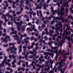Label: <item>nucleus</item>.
<instances>
[{
  "label": "nucleus",
  "instance_id": "f257e3e1",
  "mask_svg": "<svg viewBox=\"0 0 73 73\" xmlns=\"http://www.w3.org/2000/svg\"><path fill=\"white\" fill-rule=\"evenodd\" d=\"M53 43H54V42H53L52 41H51V42H49L48 44V45L51 47V48L52 50H54H54L53 51L54 53H57L58 52L57 47H54L52 46V45H51V44H53Z\"/></svg>",
  "mask_w": 73,
  "mask_h": 73
},
{
  "label": "nucleus",
  "instance_id": "f03ea898",
  "mask_svg": "<svg viewBox=\"0 0 73 73\" xmlns=\"http://www.w3.org/2000/svg\"><path fill=\"white\" fill-rule=\"evenodd\" d=\"M58 64H59L60 66L58 68V70H60V72L61 73H64V71H63V69L61 68H61H62V64H61V63L60 62H59Z\"/></svg>",
  "mask_w": 73,
  "mask_h": 73
},
{
  "label": "nucleus",
  "instance_id": "7ed1b4c3",
  "mask_svg": "<svg viewBox=\"0 0 73 73\" xmlns=\"http://www.w3.org/2000/svg\"><path fill=\"white\" fill-rule=\"evenodd\" d=\"M70 26H69L68 28H67L66 29V30H64V33H66V34L67 35H68V36H70V33H69L68 32H67V31H69L70 29Z\"/></svg>",
  "mask_w": 73,
  "mask_h": 73
},
{
  "label": "nucleus",
  "instance_id": "20e7f679",
  "mask_svg": "<svg viewBox=\"0 0 73 73\" xmlns=\"http://www.w3.org/2000/svg\"><path fill=\"white\" fill-rule=\"evenodd\" d=\"M53 21H54V22L53 21H52L51 22V24H54V23H55V21L56 23H57L58 21V17H56L54 18L53 20Z\"/></svg>",
  "mask_w": 73,
  "mask_h": 73
},
{
  "label": "nucleus",
  "instance_id": "39448f33",
  "mask_svg": "<svg viewBox=\"0 0 73 73\" xmlns=\"http://www.w3.org/2000/svg\"><path fill=\"white\" fill-rule=\"evenodd\" d=\"M55 33L56 34L54 35V37H53V40H56V37L59 35V32H58V31H56Z\"/></svg>",
  "mask_w": 73,
  "mask_h": 73
},
{
  "label": "nucleus",
  "instance_id": "423d86ee",
  "mask_svg": "<svg viewBox=\"0 0 73 73\" xmlns=\"http://www.w3.org/2000/svg\"><path fill=\"white\" fill-rule=\"evenodd\" d=\"M58 23H59V25H60V27H58L56 28H55V30H58L59 31H60V28H62V24L61 23V22H59Z\"/></svg>",
  "mask_w": 73,
  "mask_h": 73
},
{
  "label": "nucleus",
  "instance_id": "0eeeda50",
  "mask_svg": "<svg viewBox=\"0 0 73 73\" xmlns=\"http://www.w3.org/2000/svg\"><path fill=\"white\" fill-rule=\"evenodd\" d=\"M25 29V27L24 26H22L21 28L20 27L19 29V30H18L20 32H23V31H24Z\"/></svg>",
  "mask_w": 73,
  "mask_h": 73
},
{
  "label": "nucleus",
  "instance_id": "6e6552de",
  "mask_svg": "<svg viewBox=\"0 0 73 73\" xmlns=\"http://www.w3.org/2000/svg\"><path fill=\"white\" fill-rule=\"evenodd\" d=\"M10 37V36H5V39H4L3 40V42H5V43H7V42L8 41V40H7V39H9V38Z\"/></svg>",
  "mask_w": 73,
  "mask_h": 73
},
{
  "label": "nucleus",
  "instance_id": "1a4fd4ad",
  "mask_svg": "<svg viewBox=\"0 0 73 73\" xmlns=\"http://www.w3.org/2000/svg\"><path fill=\"white\" fill-rule=\"evenodd\" d=\"M60 17L61 18V20L62 21V22H65V20H64L63 18V16L64 15V12H62V13H60Z\"/></svg>",
  "mask_w": 73,
  "mask_h": 73
},
{
  "label": "nucleus",
  "instance_id": "9d476101",
  "mask_svg": "<svg viewBox=\"0 0 73 73\" xmlns=\"http://www.w3.org/2000/svg\"><path fill=\"white\" fill-rule=\"evenodd\" d=\"M13 37L15 39V40L18 41L19 39V36H18L17 35H13Z\"/></svg>",
  "mask_w": 73,
  "mask_h": 73
},
{
  "label": "nucleus",
  "instance_id": "9b49d317",
  "mask_svg": "<svg viewBox=\"0 0 73 73\" xmlns=\"http://www.w3.org/2000/svg\"><path fill=\"white\" fill-rule=\"evenodd\" d=\"M61 54V49H60L59 50L58 52L57 53L56 56V57L55 58V59H57V56H59L60 55V54Z\"/></svg>",
  "mask_w": 73,
  "mask_h": 73
},
{
  "label": "nucleus",
  "instance_id": "f8f14e48",
  "mask_svg": "<svg viewBox=\"0 0 73 73\" xmlns=\"http://www.w3.org/2000/svg\"><path fill=\"white\" fill-rule=\"evenodd\" d=\"M15 24H16L17 30H19V29H20V22H17Z\"/></svg>",
  "mask_w": 73,
  "mask_h": 73
},
{
  "label": "nucleus",
  "instance_id": "ddd939ff",
  "mask_svg": "<svg viewBox=\"0 0 73 73\" xmlns=\"http://www.w3.org/2000/svg\"><path fill=\"white\" fill-rule=\"evenodd\" d=\"M43 38H44L42 36L41 37V38L39 41V42H42L43 44H44V43H45V41L44 40H42Z\"/></svg>",
  "mask_w": 73,
  "mask_h": 73
},
{
  "label": "nucleus",
  "instance_id": "4468645a",
  "mask_svg": "<svg viewBox=\"0 0 73 73\" xmlns=\"http://www.w3.org/2000/svg\"><path fill=\"white\" fill-rule=\"evenodd\" d=\"M43 54H44V55H46V56H48V55H50V56H51V55L50 54V53L49 52H44Z\"/></svg>",
  "mask_w": 73,
  "mask_h": 73
},
{
  "label": "nucleus",
  "instance_id": "2eb2a0df",
  "mask_svg": "<svg viewBox=\"0 0 73 73\" xmlns=\"http://www.w3.org/2000/svg\"><path fill=\"white\" fill-rule=\"evenodd\" d=\"M49 61H47L46 62H45V66L46 67H49V66H50V65L49 64H49Z\"/></svg>",
  "mask_w": 73,
  "mask_h": 73
},
{
  "label": "nucleus",
  "instance_id": "dca6fc26",
  "mask_svg": "<svg viewBox=\"0 0 73 73\" xmlns=\"http://www.w3.org/2000/svg\"><path fill=\"white\" fill-rule=\"evenodd\" d=\"M51 12L53 13L52 15H55V13H57V10L54 11L53 10H52Z\"/></svg>",
  "mask_w": 73,
  "mask_h": 73
},
{
  "label": "nucleus",
  "instance_id": "f3484780",
  "mask_svg": "<svg viewBox=\"0 0 73 73\" xmlns=\"http://www.w3.org/2000/svg\"><path fill=\"white\" fill-rule=\"evenodd\" d=\"M33 53H34V54H35V55H36V54H37V52L36 51V50H35V49H33Z\"/></svg>",
  "mask_w": 73,
  "mask_h": 73
},
{
  "label": "nucleus",
  "instance_id": "a211bd4d",
  "mask_svg": "<svg viewBox=\"0 0 73 73\" xmlns=\"http://www.w3.org/2000/svg\"><path fill=\"white\" fill-rule=\"evenodd\" d=\"M60 8L61 9L60 11V13L62 12H64L63 11H65V9H64V8L62 7V6Z\"/></svg>",
  "mask_w": 73,
  "mask_h": 73
},
{
  "label": "nucleus",
  "instance_id": "6ab92c4d",
  "mask_svg": "<svg viewBox=\"0 0 73 73\" xmlns=\"http://www.w3.org/2000/svg\"><path fill=\"white\" fill-rule=\"evenodd\" d=\"M66 55H67V53H66L63 54V57L65 59H66V58H67V56H66Z\"/></svg>",
  "mask_w": 73,
  "mask_h": 73
},
{
  "label": "nucleus",
  "instance_id": "aec40b11",
  "mask_svg": "<svg viewBox=\"0 0 73 73\" xmlns=\"http://www.w3.org/2000/svg\"><path fill=\"white\" fill-rule=\"evenodd\" d=\"M4 63H5V62L4 61V60H3L2 62V63L1 64V66L3 67H4V66H5V65L4 64Z\"/></svg>",
  "mask_w": 73,
  "mask_h": 73
},
{
  "label": "nucleus",
  "instance_id": "412c9836",
  "mask_svg": "<svg viewBox=\"0 0 73 73\" xmlns=\"http://www.w3.org/2000/svg\"><path fill=\"white\" fill-rule=\"evenodd\" d=\"M50 67H48V68H45L44 69V70L45 71H48V72H49V70H50Z\"/></svg>",
  "mask_w": 73,
  "mask_h": 73
},
{
  "label": "nucleus",
  "instance_id": "4be33fe9",
  "mask_svg": "<svg viewBox=\"0 0 73 73\" xmlns=\"http://www.w3.org/2000/svg\"><path fill=\"white\" fill-rule=\"evenodd\" d=\"M14 19H15L17 21H20V19H19L17 17H14Z\"/></svg>",
  "mask_w": 73,
  "mask_h": 73
},
{
  "label": "nucleus",
  "instance_id": "5701e85b",
  "mask_svg": "<svg viewBox=\"0 0 73 73\" xmlns=\"http://www.w3.org/2000/svg\"><path fill=\"white\" fill-rule=\"evenodd\" d=\"M46 50H47L48 52H50L51 53H52V52H53V50L50 49H48Z\"/></svg>",
  "mask_w": 73,
  "mask_h": 73
},
{
  "label": "nucleus",
  "instance_id": "b1692460",
  "mask_svg": "<svg viewBox=\"0 0 73 73\" xmlns=\"http://www.w3.org/2000/svg\"><path fill=\"white\" fill-rule=\"evenodd\" d=\"M60 8H58V16H60L61 15V13H60Z\"/></svg>",
  "mask_w": 73,
  "mask_h": 73
},
{
  "label": "nucleus",
  "instance_id": "393cba45",
  "mask_svg": "<svg viewBox=\"0 0 73 73\" xmlns=\"http://www.w3.org/2000/svg\"><path fill=\"white\" fill-rule=\"evenodd\" d=\"M23 41L25 43H26V44H28V40H27L26 38H25L23 40Z\"/></svg>",
  "mask_w": 73,
  "mask_h": 73
},
{
  "label": "nucleus",
  "instance_id": "a878e982",
  "mask_svg": "<svg viewBox=\"0 0 73 73\" xmlns=\"http://www.w3.org/2000/svg\"><path fill=\"white\" fill-rule=\"evenodd\" d=\"M25 1H26V4H27V5L31 3L30 1H29V0H25Z\"/></svg>",
  "mask_w": 73,
  "mask_h": 73
},
{
  "label": "nucleus",
  "instance_id": "bb28decb",
  "mask_svg": "<svg viewBox=\"0 0 73 73\" xmlns=\"http://www.w3.org/2000/svg\"><path fill=\"white\" fill-rule=\"evenodd\" d=\"M31 27L32 28V29L33 31H34V29H35V26L34 25H31Z\"/></svg>",
  "mask_w": 73,
  "mask_h": 73
},
{
  "label": "nucleus",
  "instance_id": "cd10ccee",
  "mask_svg": "<svg viewBox=\"0 0 73 73\" xmlns=\"http://www.w3.org/2000/svg\"><path fill=\"white\" fill-rule=\"evenodd\" d=\"M22 13L21 11H17L16 12V13L17 15H19L20 14H21Z\"/></svg>",
  "mask_w": 73,
  "mask_h": 73
},
{
  "label": "nucleus",
  "instance_id": "c85d7f7f",
  "mask_svg": "<svg viewBox=\"0 0 73 73\" xmlns=\"http://www.w3.org/2000/svg\"><path fill=\"white\" fill-rule=\"evenodd\" d=\"M15 44H16V43H10L9 44V45L10 46H13V45H14Z\"/></svg>",
  "mask_w": 73,
  "mask_h": 73
},
{
  "label": "nucleus",
  "instance_id": "c756f323",
  "mask_svg": "<svg viewBox=\"0 0 73 73\" xmlns=\"http://www.w3.org/2000/svg\"><path fill=\"white\" fill-rule=\"evenodd\" d=\"M45 32L46 35H49V33L48 31V29H45L44 30Z\"/></svg>",
  "mask_w": 73,
  "mask_h": 73
},
{
  "label": "nucleus",
  "instance_id": "7c9ffc66",
  "mask_svg": "<svg viewBox=\"0 0 73 73\" xmlns=\"http://www.w3.org/2000/svg\"><path fill=\"white\" fill-rule=\"evenodd\" d=\"M15 46H13L12 47L10 46L9 47L10 50H12V49H13V48H15Z\"/></svg>",
  "mask_w": 73,
  "mask_h": 73
},
{
  "label": "nucleus",
  "instance_id": "2f4dec72",
  "mask_svg": "<svg viewBox=\"0 0 73 73\" xmlns=\"http://www.w3.org/2000/svg\"><path fill=\"white\" fill-rule=\"evenodd\" d=\"M33 48V45H31V46H29L28 47V48L29 49H32Z\"/></svg>",
  "mask_w": 73,
  "mask_h": 73
},
{
  "label": "nucleus",
  "instance_id": "473e14b6",
  "mask_svg": "<svg viewBox=\"0 0 73 73\" xmlns=\"http://www.w3.org/2000/svg\"><path fill=\"white\" fill-rule=\"evenodd\" d=\"M49 32L50 33H54V30H51L50 29L49 30Z\"/></svg>",
  "mask_w": 73,
  "mask_h": 73
},
{
  "label": "nucleus",
  "instance_id": "72a5a7b5",
  "mask_svg": "<svg viewBox=\"0 0 73 73\" xmlns=\"http://www.w3.org/2000/svg\"><path fill=\"white\" fill-rule=\"evenodd\" d=\"M20 70H22V71H24L25 70V68L24 67L22 68L21 67L20 68Z\"/></svg>",
  "mask_w": 73,
  "mask_h": 73
},
{
  "label": "nucleus",
  "instance_id": "f704fd0d",
  "mask_svg": "<svg viewBox=\"0 0 73 73\" xmlns=\"http://www.w3.org/2000/svg\"><path fill=\"white\" fill-rule=\"evenodd\" d=\"M25 9H27V10H29V8L27 7V6L25 5Z\"/></svg>",
  "mask_w": 73,
  "mask_h": 73
},
{
  "label": "nucleus",
  "instance_id": "c9c22d12",
  "mask_svg": "<svg viewBox=\"0 0 73 73\" xmlns=\"http://www.w3.org/2000/svg\"><path fill=\"white\" fill-rule=\"evenodd\" d=\"M29 54V52H26V54L25 55V57H27Z\"/></svg>",
  "mask_w": 73,
  "mask_h": 73
},
{
  "label": "nucleus",
  "instance_id": "e433bc0d",
  "mask_svg": "<svg viewBox=\"0 0 73 73\" xmlns=\"http://www.w3.org/2000/svg\"><path fill=\"white\" fill-rule=\"evenodd\" d=\"M56 5H58V7H60V3L59 2V1L57 2L56 3Z\"/></svg>",
  "mask_w": 73,
  "mask_h": 73
},
{
  "label": "nucleus",
  "instance_id": "4c0bfd02",
  "mask_svg": "<svg viewBox=\"0 0 73 73\" xmlns=\"http://www.w3.org/2000/svg\"><path fill=\"white\" fill-rule=\"evenodd\" d=\"M69 10V9L68 8H66L65 10V12L66 13H68V11Z\"/></svg>",
  "mask_w": 73,
  "mask_h": 73
},
{
  "label": "nucleus",
  "instance_id": "58836bf2",
  "mask_svg": "<svg viewBox=\"0 0 73 73\" xmlns=\"http://www.w3.org/2000/svg\"><path fill=\"white\" fill-rule=\"evenodd\" d=\"M65 59H61L60 60V62H61H61H65Z\"/></svg>",
  "mask_w": 73,
  "mask_h": 73
},
{
  "label": "nucleus",
  "instance_id": "ea45409f",
  "mask_svg": "<svg viewBox=\"0 0 73 73\" xmlns=\"http://www.w3.org/2000/svg\"><path fill=\"white\" fill-rule=\"evenodd\" d=\"M35 64L34 61H32V63L30 64V65H31V66H33L34 65V64Z\"/></svg>",
  "mask_w": 73,
  "mask_h": 73
},
{
  "label": "nucleus",
  "instance_id": "a19ab883",
  "mask_svg": "<svg viewBox=\"0 0 73 73\" xmlns=\"http://www.w3.org/2000/svg\"><path fill=\"white\" fill-rule=\"evenodd\" d=\"M24 18H27V19H28V18H29V17L27 15H25L24 16Z\"/></svg>",
  "mask_w": 73,
  "mask_h": 73
},
{
  "label": "nucleus",
  "instance_id": "79ce46f5",
  "mask_svg": "<svg viewBox=\"0 0 73 73\" xmlns=\"http://www.w3.org/2000/svg\"><path fill=\"white\" fill-rule=\"evenodd\" d=\"M62 33H60V36H58V38H61V37H62Z\"/></svg>",
  "mask_w": 73,
  "mask_h": 73
},
{
  "label": "nucleus",
  "instance_id": "37998d69",
  "mask_svg": "<svg viewBox=\"0 0 73 73\" xmlns=\"http://www.w3.org/2000/svg\"><path fill=\"white\" fill-rule=\"evenodd\" d=\"M13 35H15L16 34H17V31H14L13 32Z\"/></svg>",
  "mask_w": 73,
  "mask_h": 73
},
{
  "label": "nucleus",
  "instance_id": "c03bdc74",
  "mask_svg": "<svg viewBox=\"0 0 73 73\" xmlns=\"http://www.w3.org/2000/svg\"><path fill=\"white\" fill-rule=\"evenodd\" d=\"M20 24L19 25V27H21V24L23 23V21H21L20 22Z\"/></svg>",
  "mask_w": 73,
  "mask_h": 73
},
{
  "label": "nucleus",
  "instance_id": "a18cd8bd",
  "mask_svg": "<svg viewBox=\"0 0 73 73\" xmlns=\"http://www.w3.org/2000/svg\"><path fill=\"white\" fill-rule=\"evenodd\" d=\"M29 58H34V57H33V56L29 55Z\"/></svg>",
  "mask_w": 73,
  "mask_h": 73
},
{
  "label": "nucleus",
  "instance_id": "49530a36",
  "mask_svg": "<svg viewBox=\"0 0 73 73\" xmlns=\"http://www.w3.org/2000/svg\"><path fill=\"white\" fill-rule=\"evenodd\" d=\"M34 57H35V58H38V56H37V55H36L35 54V55H33Z\"/></svg>",
  "mask_w": 73,
  "mask_h": 73
},
{
  "label": "nucleus",
  "instance_id": "de8ad7c7",
  "mask_svg": "<svg viewBox=\"0 0 73 73\" xmlns=\"http://www.w3.org/2000/svg\"><path fill=\"white\" fill-rule=\"evenodd\" d=\"M54 43L55 44V45L58 46L59 45V43H57V42H54Z\"/></svg>",
  "mask_w": 73,
  "mask_h": 73
},
{
  "label": "nucleus",
  "instance_id": "09e8293b",
  "mask_svg": "<svg viewBox=\"0 0 73 73\" xmlns=\"http://www.w3.org/2000/svg\"><path fill=\"white\" fill-rule=\"evenodd\" d=\"M73 34H72L71 37V42H72V43H73V39H72V37H73Z\"/></svg>",
  "mask_w": 73,
  "mask_h": 73
},
{
  "label": "nucleus",
  "instance_id": "8fccbe9b",
  "mask_svg": "<svg viewBox=\"0 0 73 73\" xmlns=\"http://www.w3.org/2000/svg\"><path fill=\"white\" fill-rule=\"evenodd\" d=\"M37 67H39V68H41V65H40L39 64H37L36 65Z\"/></svg>",
  "mask_w": 73,
  "mask_h": 73
},
{
  "label": "nucleus",
  "instance_id": "3c124183",
  "mask_svg": "<svg viewBox=\"0 0 73 73\" xmlns=\"http://www.w3.org/2000/svg\"><path fill=\"white\" fill-rule=\"evenodd\" d=\"M42 58H43V56H41L40 58L38 59V61H41V59H42Z\"/></svg>",
  "mask_w": 73,
  "mask_h": 73
},
{
  "label": "nucleus",
  "instance_id": "603ef678",
  "mask_svg": "<svg viewBox=\"0 0 73 73\" xmlns=\"http://www.w3.org/2000/svg\"><path fill=\"white\" fill-rule=\"evenodd\" d=\"M63 42V40H61V42L60 43L59 46H61V45H62V42Z\"/></svg>",
  "mask_w": 73,
  "mask_h": 73
},
{
  "label": "nucleus",
  "instance_id": "864d4df0",
  "mask_svg": "<svg viewBox=\"0 0 73 73\" xmlns=\"http://www.w3.org/2000/svg\"><path fill=\"white\" fill-rule=\"evenodd\" d=\"M29 14H30V15H32V14H33V11H29Z\"/></svg>",
  "mask_w": 73,
  "mask_h": 73
},
{
  "label": "nucleus",
  "instance_id": "5fc2aeb1",
  "mask_svg": "<svg viewBox=\"0 0 73 73\" xmlns=\"http://www.w3.org/2000/svg\"><path fill=\"white\" fill-rule=\"evenodd\" d=\"M54 68H53V70H51L49 73H53V72L54 71Z\"/></svg>",
  "mask_w": 73,
  "mask_h": 73
},
{
  "label": "nucleus",
  "instance_id": "6e6d98bb",
  "mask_svg": "<svg viewBox=\"0 0 73 73\" xmlns=\"http://www.w3.org/2000/svg\"><path fill=\"white\" fill-rule=\"evenodd\" d=\"M44 38L45 40H48V37H47L46 36H44Z\"/></svg>",
  "mask_w": 73,
  "mask_h": 73
},
{
  "label": "nucleus",
  "instance_id": "4d7b16f0",
  "mask_svg": "<svg viewBox=\"0 0 73 73\" xmlns=\"http://www.w3.org/2000/svg\"><path fill=\"white\" fill-rule=\"evenodd\" d=\"M16 62V60H14L12 62V64L13 65H14L15 64V62Z\"/></svg>",
  "mask_w": 73,
  "mask_h": 73
},
{
  "label": "nucleus",
  "instance_id": "13d9d810",
  "mask_svg": "<svg viewBox=\"0 0 73 73\" xmlns=\"http://www.w3.org/2000/svg\"><path fill=\"white\" fill-rule=\"evenodd\" d=\"M29 53L30 54H33V55L34 54V53H33V52H32V51H30Z\"/></svg>",
  "mask_w": 73,
  "mask_h": 73
},
{
  "label": "nucleus",
  "instance_id": "bf43d9fd",
  "mask_svg": "<svg viewBox=\"0 0 73 73\" xmlns=\"http://www.w3.org/2000/svg\"><path fill=\"white\" fill-rule=\"evenodd\" d=\"M44 27H45V25L44 24H42V29H44V28H44Z\"/></svg>",
  "mask_w": 73,
  "mask_h": 73
},
{
  "label": "nucleus",
  "instance_id": "052dcab7",
  "mask_svg": "<svg viewBox=\"0 0 73 73\" xmlns=\"http://www.w3.org/2000/svg\"><path fill=\"white\" fill-rule=\"evenodd\" d=\"M8 18H9L10 19H11V18H13V16L11 15H9V16L8 17Z\"/></svg>",
  "mask_w": 73,
  "mask_h": 73
},
{
  "label": "nucleus",
  "instance_id": "680f3d73",
  "mask_svg": "<svg viewBox=\"0 0 73 73\" xmlns=\"http://www.w3.org/2000/svg\"><path fill=\"white\" fill-rule=\"evenodd\" d=\"M39 5H40L41 7H42V6H43V4H42V3L41 2H40L39 3Z\"/></svg>",
  "mask_w": 73,
  "mask_h": 73
},
{
  "label": "nucleus",
  "instance_id": "e2e57ef3",
  "mask_svg": "<svg viewBox=\"0 0 73 73\" xmlns=\"http://www.w3.org/2000/svg\"><path fill=\"white\" fill-rule=\"evenodd\" d=\"M4 19L5 20V23H7V22L8 21V19H7V18H4Z\"/></svg>",
  "mask_w": 73,
  "mask_h": 73
},
{
  "label": "nucleus",
  "instance_id": "0e129e2a",
  "mask_svg": "<svg viewBox=\"0 0 73 73\" xmlns=\"http://www.w3.org/2000/svg\"><path fill=\"white\" fill-rule=\"evenodd\" d=\"M54 69H55V72H57V68H56V66H54Z\"/></svg>",
  "mask_w": 73,
  "mask_h": 73
},
{
  "label": "nucleus",
  "instance_id": "69168bd1",
  "mask_svg": "<svg viewBox=\"0 0 73 73\" xmlns=\"http://www.w3.org/2000/svg\"><path fill=\"white\" fill-rule=\"evenodd\" d=\"M9 12H8L7 14L6 15V16H7V17L9 16Z\"/></svg>",
  "mask_w": 73,
  "mask_h": 73
},
{
  "label": "nucleus",
  "instance_id": "338daca9",
  "mask_svg": "<svg viewBox=\"0 0 73 73\" xmlns=\"http://www.w3.org/2000/svg\"><path fill=\"white\" fill-rule=\"evenodd\" d=\"M70 9L71 12L72 13H73V10H72V7H70Z\"/></svg>",
  "mask_w": 73,
  "mask_h": 73
},
{
  "label": "nucleus",
  "instance_id": "774afa93",
  "mask_svg": "<svg viewBox=\"0 0 73 73\" xmlns=\"http://www.w3.org/2000/svg\"><path fill=\"white\" fill-rule=\"evenodd\" d=\"M20 4H24V1L23 0H21V1H20Z\"/></svg>",
  "mask_w": 73,
  "mask_h": 73
}]
</instances>
